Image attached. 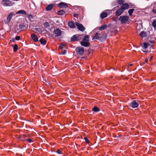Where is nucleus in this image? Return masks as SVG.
Wrapping results in <instances>:
<instances>
[{
	"label": "nucleus",
	"mask_w": 156,
	"mask_h": 156,
	"mask_svg": "<svg viewBox=\"0 0 156 156\" xmlns=\"http://www.w3.org/2000/svg\"><path fill=\"white\" fill-rule=\"evenodd\" d=\"M129 8V5L126 3L122 4L121 6V8L118 10V16L122 14L126 9Z\"/></svg>",
	"instance_id": "nucleus-1"
},
{
	"label": "nucleus",
	"mask_w": 156,
	"mask_h": 156,
	"mask_svg": "<svg viewBox=\"0 0 156 156\" xmlns=\"http://www.w3.org/2000/svg\"><path fill=\"white\" fill-rule=\"evenodd\" d=\"M14 3L11 0H2L1 4L4 6H10L12 5Z\"/></svg>",
	"instance_id": "nucleus-2"
},
{
	"label": "nucleus",
	"mask_w": 156,
	"mask_h": 156,
	"mask_svg": "<svg viewBox=\"0 0 156 156\" xmlns=\"http://www.w3.org/2000/svg\"><path fill=\"white\" fill-rule=\"evenodd\" d=\"M84 48L82 47H78L76 48L75 51L77 54L83 55L84 54Z\"/></svg>",
	"instance_id": "nucleus-3"
},
{
	"label": "nucleus",
	"mask_w": 156,
	"mask_h": 156,
	"mask_svg": "<svg viewBox=\"0 0 156 156\" xmlns=\"http://www.w3.org/2000/svg\"><path fill=\"white\" fill-rule=\"evenodd\" d=\"M129 17L127 16H120L119 20H120L122 23H126L129 20Z\"/></svg>",
	"instance_id": "nucleus-4"
},
{
	"label": "nucleus",
	"mask_w": 156,
	"mask_h": 156,
	"mask_svg": "<svg viewBox=\"0 0 156 156\" xmlns=\"http://www.w3.org/2000/svg\"><path fill=\"white\" fill-rule=\"evenodd\" d=\"M55 37H59L62 34H63L64 32L62 31L58 28H56L54 30Z\"/></svg>",
	"instance_id": "nucleus-5"
},
{
	"label": "nucleus",
	"mask_w": 156,
	"mask_h": 156,
	"mask_svg": "<svg viewBox=\"0 0 156 156\" xmlns=\"http://www.w3.org/2000/svg\"><path fill=\"white\" fill-rule=\"evenodd\" d=\"M75 24L79 30L81 31H83L85 30V28L81 24L79 23L76 22L75 23Z\"/></svg>",
	"instance_id": "nucleus-6"
},
{
	"label": "nucleus",
	"mask_w": 156,
	"mask_h": 156,
	"mask_svg": "<svg viewBox=\"0 0 156 156\" xmlns=\"http://www.w3.org/2000/svg\"><path fill=\"white\" fill-rule=\"evenodd\" d=\"M80 44L81 46L85 47H89L90 45V42L82 41L80 42Z\"/></svg>",
	"instance_id": "nucleus-7"
},
{
	"label": "nucleus",
	"mask_w": 156,
	"mask_h": 156,
	"mask_svg": "<svg viewBox=\"0 0 156 156\" xmlns=\"http://www.w3.org/2000/svg\"><path fill=\"white\" fill-rule=\"evenodd\" d=\"M130 105L133 108H135L137 107L139 105V103L136 102V100H133L131 103Z\"/></svg>",
	"instance_id": "nucleus-8"
},
{
	"label": "nucleus",
	"mask_w": 156,
	"mask_h": 156,
	"mask_svg": "<svg viewBox=\"0 0 156 156\" xmlns=\"http://www.w3.org/2000/svg\"><path fill=\"white\" fill-rule=\"evenodd\" d=\"M81 35L77 36L76 35H74L71 38V41H78L80 38H81Z\"/></svg>",
	"instance_id": "nucleus-9"
},
{
	"label": "nucleus",
	"mask_w": 156,
	"mask_h": 156,
	"mask_svg": "<svg viewBox=\"0 0 156 156\" xmlns=\"http://www.w3.org/2000/svg\"><path fill=\"white\" fill-rule=\"evenodd\" d=\"M31 37L33 41L35 42H37L38 41L37 35L34 34H32L31 35Z\"/></svg>",
	"instance_id": "nucleus-10"
},
{
	"label": "nucleus",
	"mask_w": 156,
	"mask_h": 156,
	"mask_svg": "<svg viewBox=\"0 0 156 156\" xmlns=\"http://www.w3.org/2000/svg\"><path fill=\"white\" fill-rule=\"evenodd\" d=\"M100 34L99 32L96 33L92 37V40H99Z\"/></svg>",
	"instance_id": "nucleus-11"
},
{
	"label": "nucleus",
	"mask_w": 156,
	"mask_h": 156,
	"mask_svg": "<svg viewBox=\"0 0 156 156\" xmlns=\"http://www.w3.org/2000/svg\"><path fill=\"white\" fill-rule=\"evenodd\" d=\"M112 11H116L115 15L117 16V9L116 7L114 8L112 10L109 9L105 10V12H107L108 13H109L111 15Z\"/></svg>",
	"instance_id": "nucleus-12"
},
{
	"label": "nucleus",
	"mask_w": 156,
	"mask_h": 156,
	"mask_svg": "<svg viewBox=\"0 0 156 156\" xmlns=\"http://www.w3.org/2000/svg\"><path fill=\"white\" fill-rule=\"evenodd\" d=\"M58 7L60 8H67L68 7L67 5L63 2L60 3L58 4Z\"/></svg>",
	"instance_id": "nucleus-13"
},
{
	"label": "nucleus",
	"mask_w": 156,
	"mask_h": 156,
	"mask_svg": "<svg viewBox=\"0 0 156 156\" xmlns=\"http://www.w3.org/2000/svg\"><path fill=\"white\" fill-rule=\"evenodd\" d=\"M108 15L109 16L110 15V14L109 13H108L107 12H104L101 14L100 16L101 18L103 19L106 17Z\"/></svg>",
	"instance_id": "nucleus-14"
},
{
	"label": "nucleus",
	"mask_w": 156,
	"mask_h": 156,
	"mask_svg": "<svg viewBox=\"0 0 156 156\" xmlns=\"http://www.w3.org/2000/svg\"><path fill=\"white\" fill-rule=\"evenodd\" d=\"M107 37V35L106 34H104L101 36H100L99 41H103L105 40Z\"/></svg>",
	"instance_id": "nucleus-15"
},
{
	"label": "nucleus",
	"mask_w": 156,
	"mask_h": 156,
	"mask_svg": "<svg viewBox=\"0 0 156 156\" xmlns=\"http://www.w3.org/2000/svg\"><path fill=\"white\" fill-rule=\"evenodd\" d=\"M54 5L52 4L48 5L46 7V10L48 11L51 10L53 8Z\"/></svg>",
	"instance_id": "nucleus-16"
},
{
	"label": "nucleus",
	"mask_w": 156,
	"mask_h": 156,
	"mask_svg": "<svg viewBox=\"0 0 156 156\" xmlns=\"http://www.w3.org/2000/svg\"><path fill=\"white\" fill-rule=\"evenodd\" d=\"M140 45L143 48L146 49L148 48V44L147 43H144L141 44Z\"/></svg>",
	"instance_id": "nucleus-17"
},
{
	"label": "nucleus",
	"mask_w": 156,
	"mask_h": 156,
	"mask_svg": "<svg viewBox=\"0 0 156 156\" xmlns=\"http://www.w3.org/2000/svg\"><path fill=\"white\" fill-rule=\"evenodd\" d=\"M15 15V14L13 12H11L8 15L7 17V20L9 22L11 20V19L12 18L13 15Z\"/></svg>",
	"instance_id": "nucleus-18"
},
{
	"label": "nucleus",
	"mask_w": 156,
	"mask_h": 156,
	"mask_svg": "<svg viewBox=\"0 0 156 156\" xmlns=\"http://www.w3.org/2000/svg\"><path fill=\"white\" fill-rule=\"evenodd\" d=\"M69 26L71 28H74L75 27V24L72 21H71L68 23Z\"/></svg>",
	"instance_id": "nucleus-19"
},
{
	"label": "nucleus",
	"mask_w": 156,
	"mask_h": 156,
	"mask_svg": "<svg viewBox=\"0 0 156 156\" xmlns=\"http://www.w3.org/2000/svg\"><path fill=\"white\" fill-rule=\"evenodd\" d=\"M139 35L141 37L143 38L146 37V33L145 31H142L140 33Z\"/></svg>",
	"instance_id": "nucleus-20"
},
{
	"label": "nucleus",
	"mask_w": 156,
	"mask_h": 156,
	"mask_svg": "<svg viewBox=\"0 0 156 156\" xmlns=\"http://www.w3.org/2000/svg\"><path fill=\"white\" fill-rule=\"evenodd\" d=\"M26 14V12L25 11L23 10H20L17 11L16 13V14Z\"/></svg>",
	"instance_id": "nucleus-21"
},
{
	"label": "nucleus",
	"mask_w": 156,
	"mask_h": 156,
	"mask_svg": "<svg viewBox=\"0 0 156 156\" xmlns=\"http://www.w3.org/2000/svg\"><path fill=\"white\" fill-rule=\"evenodd\" d=\"M39 41L40 42L41 44L43 45H44L46 43V41L43 38H41L39 40Z\"/></svg>",
	"instance_id": "nucleus-22"
},
{
	"label": "nucleus",
	"mask_w": 156,
	"mask_h": 156,
	"mask_svg": "<svg viewBox=\"0 0 156 156\" xmlns=\"http://www.w3.org/2000/svg\"><path fill=\"white\" fill-rule=\"evenodd\" d=\"M82 41L87 42H90L89 40V37L88 35H87L85 36L84 38L83 39Z\"/></svg>",
	"instance_id": "nucleus-23"
},
{
	"label": "nucleus",
	"mask_w": 156,
	"mask_h": 156,
	"mask_svg": "<svg viewBox=\"0 0 156 156\" xmlns=\"http://www.w3.org/2000/svg\"><path fill=\"white\" fill-rule=\"evenodd\" d=\"M92 111L97 112L99 111L100 109L98 107L95 106L92 108Z\"/></svg>",
	"instance_id": "nucleus-24"
},
{
	"label": "nucleus",
	"mask_w": 156,
	"mask_h": 156,
	"mask_svg": "<svg viewBox=\"0 0 156 156\" xmlns=\"http://www.w3.org/2000/svg\"><path fill=\"white\" fill-rule=\"evenodd\" d=\"M107 27V25L106 24H105L100 27L99 30H103L105 29Z\"/></svg>",
	"instance_id": "nucleus-25"
},
{
	"label": "nucleus",
	"mask_w": 156,
	"mask_h": 156,
	"mask_svg": "<svg viewBox=\"0 0 156 156\" xmlns=\"http://www.w3.org/2000/svg\"><path fill=\"white\" fill-rule=\"evenodd\" d=\"M134 10L135 9H132L128 10V13L130 16H131L132 15L133 13Z\"/></svg>",
	"instance_id": "nucleus-26"
},
{
	"label": "nucleus",
	"mask_w": 156,
	"mask_h": 156,
	"mask_svg": "<svg viewBox=\"0 0 156 156\" xmlns=\"http://www.w3.org/2000/svg\"><path fill=\"white\" fill-rule=\"evenodd\" d=\"M65 13V12L63 10H61L58 11V15H64Z\"/></svg>",
	"instance_id": "nucleus-27"
},
{
	"label": "nucleus",
	"mask_w": 156,
	"mask_h": 156,
	"mask_svg": "<svg viewBox=\"0 0 156 156\" xmlns=\"http://www.w3.org/2000/svg\"><path fill=\"white\" fill-rule=\"evenodd\" d=\"M44 26L45 28H49L50 26L49 23L48 22H46L44 24Z\"/></svg>",
	"instance_id": "nucleus-28"
},
{
	"label": "nucleus",
	"mask_w": 156,
	"mask_h": 156,
	"mask_svg": "<svg viewBox=\"0 0 156 156\" xmlns=\"http://www.w3.org/2000/svg\"><path fill=\"white\" fill-rule=\"evenodd\" d=\"M152 25L154 28H156V20H155L153 21Z\"/></svg>",
	"instance_id": "nucleus-29"
},
{
	"label": "nucleus",
	"mask_w": 156,
	"mask_h": 156,
	"mask_svg": "<svg viewBox=\"0 0 156 156\" xmlns=\"http://www.w3.org/2000/svg\"><path fill=\"white\" fill-rule=\"evenodd\" d=\"M18 49V46L17 44H15L13 47V51L14 52H16Z\"/></svg>",
	"instance_id": "nucleus-30"
},
{
	"label": "nucleus",
	"mask_w": 156,
	"mask_h": 156,
	"mask_svg": "<svg viewBox=\"0 0 156 156\" xmlns=\"http://www.w3.org/2000/svg\"><path fill=\"white\" fill-rule=\"evenodd\" d=\"M124 2L123 0H118V3L119 4H123V3Z\"/></svg>",
	"instance_id": "nucleus-31"
},
{
	"label": "nucleus",
	"mask_w": 156,
	"mask_h": 156,
	"mask_svg": "<svg viewBox=\"0 0 156 156\" xmlns=\"http://www.w3.org/2000/svg\"><path fill=\"white\" fill-rule=\"evenodd\" d=\"M67 52V51L66 50H62L61 54L62 55H65Z\"/></svg>",
	"instance_id": "nucleus-32"
},
{
	"label": "nucleus",
	"mask_w": 156,
	"mask_h": 156,
	"mask_svg": "<svg viewBox=\"0 0 156 156\" xmlns=\"http://www.w3.org/2000/svg\"><path fill=\"white\" fill-rule=\"evenodd\" d=\"M117 3V0H115L114 2H113L112 4V5L113 6L115 5H116Z\"/></svg>",
	"instance_id": "nucleus-33"
},
{
	"label": "nucleus",
	"mask_w": 156,
	"mask_h": 156,
	"mask_svg": "<svg viewBox=\"0 0 156 156\" xmlns=\"http://www.w3.org/2000/svg\"><path fill=\"white\" fill-rule=\"evenodd\" d=\"M64 45L63 44H61L59 45V47L60 49H62L64 48Z\"/></svg>",
	"instance_id": "nucleus-34"
},
{
	"label": "nucleus",
	"mask_w": 156,
	"mask_h": 156,
	"mask_svg": "<svg viewBox=\"0 0 156 156\" xmlns=\"http://www.w3.org/2000/svg\"><path fill=\"white\" fill-rule=\"evenodd\" d=\"M16 40L17 41L19 40L20 39V36H17L16 37Z\"/></svg>",
	"instance_id": "nucleus-35"
},
{
	"label": "nucleus",
	"mask_w": 156,
	"mask_h": 156,
	"mask_svg": "<svg viewBox=\"0 0 156 156\" xmlns=\"http://www.w3.org/2000/svg\"><path fill=\"white\" fill-rule=\"evenodd\" d=\"M84 139L87 143H88L89 142V140L86 137H84Z\"/></svg>",
	"instance_id": "nucleus-36"
},
{
	"label": "nucleus",
	"mask_w": 156,
	"mask_h": 156,
	"mask_svg": "<svg viewBox=\"0 0 156 156\" xmlns=\"http://www.w3.org/2000/svg\"><path fill=\"white\" fill-rule=\"evenodd\" d=\"M24 27V25H20L19 27L20 29H22Z\"/></svg>",
	"instance_id": "nucleus-37"
},
{
	"label": "nucleus",
	"mask_w": 156,
	"mask_h": 156,
	"mask_svg": "<svg viewBox=\"0 0 156 156\" xmlns=\"http://www.w3.org/2000/svg\"><path fill=\"white\" fill-rule=\"evenodd\" d=\"M113 21L116 23V21L117 20V19L116 17H115L113 18Z\"/></svg>",
	"instance_id": "nucleus-38"
},
{
	"label": "nucleus",
	"mask_w": 156,
	"mask_h": 156,
	"mask_svg": "<svg viewBox=\"0 0 156 156\" xmlns=\"http://www.w3.org/2000/svg\"><path fill=\"white\" fill-rule=\"evenodd\" d=\"M32 140L30 139H28L27 140V141L29 143H30L32 142Z\"/></svg>",
	"instance_id": "nucleus-39"
},
{
	"label": "nucleus",
	"mask_w": 156,
	"mask_h": 156,
	"mask_svg": "<svg viewBox=\"0 0 156 156\" xmlns=\"http://www.w3.org/2000/svg\"><path fill=\"white\" fill-rule=\"evenodd\" d=\"M78 16V14H74L73 15V16L75 17H77Z\"/></svg>",
	"instance_id": "nucleus-40"
},
{
	"label": "nucleus",
	"mask_w": 156,
	"mask_h": 156,
	"mask_svg": "<svg viewBox=\"0 0 156 156\" xmlns=\"http://www.w3.org/2000/svg\"><path fill=\"white\" fill-rule=\"evenodd\" d=\"M57 152L58 154H61V151L60 150H58Z\"/></svg>",
	"instance_id": "nucleus-41"
},
{
	"label": "nucleus",
	"mask_w": 156,
	"mask_h": 156,
	"mask_svg": "<svg viewBox=\"0 0 156 156\" xmlns=\"http://www.w3.org/2000/svg\"><path fill=\"white\" fill-rule=\"evenodd\" d=\"M133 65V64H132V63H130V64H129L128 65H127V66H128V68H129V66H132Z\"/></svg>",
	"instance_id": "nucleus-42"
},
{
	"label": "nucleus",
	"mask_w": 156,
	"mask_h": 156,
	"mask_svg": "<svg viewBox=\"0 0 156 156\" xmlns=\"http://www.w3.org/2000/svg\"><path fill=\"white\" fill-rule=\"evenodd\" d=\"M153 58V56H151V57L150 58V59H149V61H151V60Z\"/></svg>",
	"instance_id": "nucleus-43"
},
{
	"label": "nucleus",
	"mask_w": 156,
	"mask_h": 156,
	"mask_svg": "<svg viewBox=\"0 0 156 156\" xmlns=\"http://www.w3.org/2000/svg\"><path fill=\"white\" fill-rule=\"evenodd\" d=\"M15 40L16 39H15L14 38H12L11 40V41L12 42H14L15 41Z\"/></svg>",
	"instance_id": "nucleus-44"
},
{
	"label": "nucleus",
	"mask_w": 156,
	"mask_h": 156,
	"mask_svg": "<svg viewBox=\"0 0 156 156\" xmlns=\"http://www.w3.org/2000/svg\"><path fill=\"white\" fill-rule=\"evenodd\" d=\"M152 12L154 13H156V9H153Z\"/></svg>",
	"instance_id": "nucleus-45"
},
{
	"label": "nucleus",
	"mask_w": 156,
	"mask_h": 156,
	"mask_svg": "<svg viewBox=\"0 0 156 156\" xmlns=\"http://www.w3.org/2000/svg\"><path fill=\"white\" fill-rule=\"evenodd\" d=\"M143 51L145 53H147L148 52V51L147 50H143Z\"/></svg>",
	"instance_id": "nucleus-46"
},
{
	"label": "nucleus",
	"mask_w": 156,
	"mask_h": 156,
	"mask_svg": "<svg viewBox=\"0 0 156 156\" xmlns=\"http://www.w3.org/2000/svg\"><path fill=\"white\" fill-rule=\"evenodd\" d=\"M148 60L147 59V58L145 60V62L146 63H147L148 62Z\"/></svg>",
	"instance_id": "nucleus-47"
},
{
	"label": "nucleus",
	"mask_w": 156,
	"mask_h": 156,
	"mask_svg": "<svg viewBox=\"0 0 156 156\" xmlns=\"http://www.w3.org/2000/svg\"><path fill=\"white\" fill-rule=\"evenodd\" d=\"M39 30V29L38 28H35V30Z\"/></svg>",
	"instance_id": "nucleus-48"
},
{
	"label": "nucleus",
	"mask_w": 156,
	"mask_h": 156,
	"mask_svg": "<svg viewBox=\"0 0 156 156\" xmlns=\"http://www.w3.org/2000/svg\"><path fill=\"white\" fill-rule=\"evenodd\" d=\"M155 4H156V2H155Z\"/></svg>",
	"instance_id": "nucleus-49"
}]
</instances>
